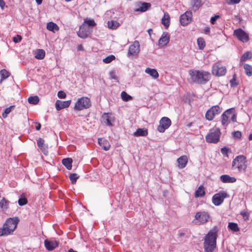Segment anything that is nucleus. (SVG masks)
Returning <instances> with one entry per match:
<instances>
[{
  "instance_id": "obj_46",
  "label": "nucleus",
  "mask_w": 252,
  "mask_h": 252,
  "mask_svg": "<svg viewBox=\"0 0 252 252\" xmlns=\"http://www.w3.org/2000/svg\"><path fill=\"white\" fill-rule=\"evenodd\" d=\"M69 179L71 181L72 184L76 183L77 180L79 178V176L76 173H72L69 175Z\"/></svg>"
},
{
  "instance_id": "obj_17",
  "label": "nucleus",
  "mask_w": 252,
  "mask_h": 252,
  "mask_svg": "<svg viewBox=\"0 0 252 252\" xmlns=\"http://www.w3.org/2000/svg\"><path fill=\"white\" fill-rule=\"evenodd\" d=\"M71 102V100L66 101L57 100L55 103V108L57 111H60L62 109L67 108L70 106Z\"/></svg>"
},
{
  "instance_id": "obj_52",
  "label": "nucleus",
  "mask_w": 252,
  "mask_h": 252,
  "mask_svg": "<svg viewBox=\"0 0 252 252\" xmlns=\"http://www.w3.org/2000/svg\"><path fill=\"white\" fill-rule=\"evenodd\" d=\"M240 214L243 216L245 220H249V215L247 212H241Z\"/></svg>"
},
{
  "instance_id": "obj_51",
  "label": "nucleus",
  "mask_w": 252,
  "mask_h": 252,
  "mask_svg": "<svg viewBox=\"0 0 252 252\" xmlns=\"http://www.w3.org/2000/svg\"><path fill=\"white\" fill-rule=\"evenodd\" d=\"M220 18V16L216 15L213 17H212L210 19V22L212 24L215 25L216 24V20Z\"/></svg>"
},
{
  "instance_id": "obj_63",
  "label": "nucleus",
  "mask_w": 252,
  "mask_h": 252,
  "mask_svg": "<svg viewBox=\"0 0 252 252\" xmlns=\"http://www.w3.org/2000/svg\"><path fill=\"white\" fill-rule=\"evenodd\" d=\"M47 245H48L47 239H46L44 240V246L47 249Z\"/></svg>"
},
{
  "instance_id": "obj_40",
  "label": "nucleus",
  "mask_w": 252,
  "mask_h": 252,
  "mask_svg": "<svg viewBox=\"0 0 252 252\" xmlns=\"http://www.w3.org/2000/svg\"><path fill=\"white\" fill-rule=\"evenodd\" d=\"M121 98L123 101H128L132 99V97L126 92L123 91L121 94Z\"/></svg>"
},
{
  "instance_id": "obj_59",
  "label": "nucleus",
  "mask_w": 252,
  "mask_h": 252,
  "mask_svg": "<svg viewBox=\"0 0 252 252\" xmlns=\"http://www.w3.org/2000/svg\"><path fill=\"white\" fill-rule=\"evenodd\" d=\"M5 5V2L3 0H0V7L3 9L4 6Z\"/></svg>"
},
{
  "instance_id": "obj_53",
  "label": "nucleus",
  "mask_w": 252,
  "mask_h": 252,
  "mask_svg": "<svg viewBox=\"0 0 252 252\" xmlns=\"http://www.w3.org/2000/svg\"><path fill=\"white\" fill-rule=\"evenodd\" d=\"M22 40V36L20 35H17L16 36L14 37L13 38V41L15 43H18L20 41H21Z\"/></svg>"
},
{
  "instance_id": "obj_25",
  "label": "nucleus",
  "mask_w": 252,
  "mask_h": 252,
  "mask_svg": "<svg viewBox=\"0 0 252 252\" xmlns=\"http://www.w3.org/2000/svg\"><path fill=\"white\" fill-rule=\"evenodd\" d=\"M59 241L54 238L48 240V251H53L58 247Z\"/></svg>"
},
{
  "instance_id": "obj_34",
  "label": "nucleus",
  "mask_w": 252,
  "mask_h": 252,
  "mask_svg": "<svg viewBox=\"0 0 252 252\" xmlns=\"http://www.w3.org/2000/svg\"><path fill=\"white\" fill-rule=\"evenodd\" d=\"M98 143L102 148L105 151H108L110 149V145L107 140L102 141L101 139H98Z\"/></svg>"
},
{
  "instance_id": "obj_10",
  "label": "nucleus",
  "mask_w": 252,
  "mask_h": 252,
  "mask_svg": "<svg viewBox=\"0 0 252 252\" xmlns=\"http://www.w3.org/2000/svg\"><path fill=\"white\" fill-rule=\"evenodd\" d=\"M233 35L243 43H246L249 40V34L241 28L235 30Z\"/></svg>"
},
{
  "instance_id": "obj_5",
  "label": "nucleus",
  "mask_w": 252,
  "mask_h": 252,
  "mask_svg": "<svg viewBox=\"0 0 252 252\" xmlns=\"http://www.w3.org/2000/svg\"><path fill=\"white\" fill-rule=\"evenodd\" d=\"M220 134L219 128L213 127L210 129L209 133L206 136V140L208 143H217L220 140Z\"/></svg>"
},
{
  "instance_id": "obj_57",
  "label": "nucleus",
  "mask_w": 252,
  "mask_h": 252,
  "mask_svg": "<svg viewBox=\"0 0 252 252\" xmlns=\"http://www.w3.org/2000/svg\"><path fill=\"white\" fill-rule=\"evenodd\" d=\"M204 33L206 34H208L210 32V29L209 27H206L204 30Z\"/></svg>"
},
{
  "instance_id": "obj_16",
  "label": "nucleus",
  "mask_w": 252,
  "mask_h": 252,
  "mask_svg": "<svg viewBox=\"0 0 252 252\" xmlns=\"http://www.w3.org/2000/svg\"><path fill=\"white\" fill-rule=\"evenodd\" d=\"M150 3L138 1L135 3V12H144L151 8Z\"/></svg>"
},
{
  "instance_id": "obj_60",
  "label": "nucleus",
  "mask_w": 252,
  "mask_h": 252,
  "mask_svg": "<svg viewBox=\"0 0 252 252\" xmlns=\"http://www.w3.org/2000/svg\"><path fill=\"white\" fill-rule=\"evenodd\" d=\"M235 80L234 79H232L230 80V83L231 85L233 87L236 86L237 85V84L235 83Z\"/></svg>"
},
{
  "instance_id": "obj_44",
  "label": "nucleus",
  "mask_w": 252,
  "mask_h": 252,
  "mask_svg": "<svg viewBox=\"0 0 252 252\" xmlns=\"http://www.w3.org/2000/svg\"><path fill=\"white\" fill-rule=\"evenodd\" d=\"M198 47L200 49L202 50L205 46V42L203 38H198L197 40Z\"/></svg>"
},
{
  "instance_id": "obj_8",
  "label": "nucleus",
  "mask_w": 252,
  "mask_h": 252,
  "mask_svg": "<svg viewBox=\"0 0 252 252\" xmlns=\"http://www.w3.org/2000/svg\"><path fill=\"white\" fill-rule=\"evenodd\" d=\"M226 69L222 65L220 61H218L212 66V73L216 76H222L225 74Z\"/></svg>"
},
{
  "instance_id": "obj_3",
  "label": "nucleus",
  "mask_w": 252,
  "mask_h": 252,
  "mask_svg": "<svg viewBox=\"0 0 252 252\" xmlns=\"http://www.w3.org/2000/svg\"><path fill=\"white\" fill-rule=\"evenodd\" d=\"M19 221L18 217L8 218L0 228V236L11 234L17 227Z\"/></svg>"
},
{
  "instance_id": "obj_30",
  "label": "nucleus",
  "mask_w": 252,
  "mask_h": 252,
  "mask_svg": "<svg viewBox=\"0 0 252 252\" xmlns=\"http://www.w3.org/2000/svg\"><path fill=\"white\" fill-rule=\"evenodd\" d=\"M161 23L166 28H167L170 24V16L168 13H165L161 19Z\"/></svg>"
},
{
  "instance_id": "obj_24",
  "label": "nucleus",
  "mask_w": 252,
  "mask_h": 252,
  "mask_svg": "<svg viewBox=\"0 0 252 252\" xmlns=\"http://www.w3.org/2000/svg\"><path fill=\"white\" fill-rule=\"evenodd\" d=\"M220 180L224 183H233L236 181V179L228 175H222L220 177Z\"/></svg>"
},
{
  "instance_id": "obj_36",
  "label": "nucleus",
  "mask_w": 252,
  "mask_h": 252,
  "mask_svg": "<svg viewBox=\"0 0 252 252\" xmlns=\"http://www.w3.org/2000/svg\"><path fill=\"white\" fill-rule=\"evenodd\" d=\"M252 58V53L250 51H247L243 54L240 58V63L246 62L250 60Z\"/></svg>"
},
{
  "instance_id": "obj_64",
  "label": "nucleus",
  "mask_w": 252,
  "mask_h": 252,
  "mask_svg": "<svg viewBox=\"0 0 252 252\" xmlns=\"http://www.w3.org/2000/svg\"><path fill=\"white\" fill-rule=\"evenodd\" d=\"M78 50H83V47L81 45H80L78 46Z\"/></svg>"
},
{
  "instance_id": "obj_26",
  "label": "nucleus",
  "mask_w": 252,
  "mask_h": 252,
  "mask_svg": "<svg viewBox=\"0 0 252 252\" xmlns=\"http://www.w3.org/2000/svg\"><path fill=\"white\" fill-rule=\"evenodd\" d=\"M34 57L38 60L43 59L45 56V52L43 49H36L33 51Z\"/></svg>"
},
{
  "instance_id": "obj_47",
  "label": "nucleus",
  "mask_w": 252,
  "mask_h": 252,
  "mask_svg": "<svg viewBox=\"0 0 252 252\" xmlns=\"http://www.w3.org/2000/svg\"><path fill=\"white\" fill-rule=\"evenodd\" d=\"M115 59V57L114 55H110L103 60V61L105 63H109Z\"/></svg>"
},
{
  "instance_id": "obj_29",
  "label": "nucleus",
  "mask_w": 252,
  "mask_h": 252,
  "mask_svg": "<svg viewBox=\"0 0 252 252\" xmlns=\"http://www.w3.org/2000/svg\"><path fill=\"white\" fill-rule=\"evenodd\" d=\"M109 29L116 30L120 26V24L116 20H112L107 22Z\"/></svg>"
},
{
  "instance_id": "obj_58",
  "label": "nucleus",
  "mask_w": 252,
  "mask_h": 252,
  "mask_svg": "<svg viewBox=\"0 0 252 252\" xmlns=\"http://www.w3.org/2000/svg\"><path fill=\"white\" fill-rule=\"evenodd\" d=\"M35 128L37 130H39L41 128V124L39 123H35Z\"/></svg>"
},
{
  "instance_id": "obj_45",
  "label": "nucleus",
  "mask_w": 252,
  "mask_h": 252,
  "mask_svg": "<svg viewBox=\"0 0 252 252\" xmlns=\"http://www.w3.org/2000/svg\"><path fill=\"white\" fill-rule=\"evenodd\" d=\"M15 107L14 105L10 106V107L6 108L3 113L2 114V116L3 118H6L7 117V115L10 113L11 111V109Z\"/></svg>"
},
{
  "instance_id": "obj_23",
  "label": "nucleus",
  "mask_w": 252,
  "mask_h": 252,
  "mask_svg": "<svg viewBox=\"0 0 252 252\" xmlns=\"http://www.w3.org/2000/svg\"><path fill=\"white\" fill-rule=\"evenodd\" d=\"M37 145L41 152H42L45 155H47V151L46 150V146L45 144V141L41 138H39L37 139Z\"/></svg>"
},
{
  "instance_id": "obj_19",
  "label": "nucleus",
  "mask_w": 252,
  "mask_h": 252,
  "mask_svg": "<svg viewBox=\"0 0 252 252\" xmlns=\"http://www.w3.org/2000/svg\"><path fill=\"white\" fill-rule=\"evenodd\" d=\"M103 122L108 126H112L115 118L111 113H104L102 116Z\"/></svg>"
},
{
  "instance_id": "obj_12",
  "label": "nucleus",
  "mask_w": 252,
  "mask_h": 252,
  "mask_svg": "<svg viewBox=\"0 0 252 252\" xmlns=\"http://www.w3.org/2000/svg\"><path fill=\"white\" fill-rule=\"evenodd\" d=\"M171 121L167 117H163L159 121L157 129L159 132H164L171 125Z\"/></svg>"
},
{
  "instance_id": "obj_43",
  "label": "nucleus",
  "mask_w": 252,
  "mask_h": 252,
  "mask_svg": "<svg viewBox=\"0 0 252 252\" xmlns=\"http://www.w3.org/2000/svg\"><path fill=\"white\" fill-rule=\"evenodd\" d=\"M228 227L230 230L234 232H237L239 230L238 225L236 223L229 222Z\"/></svg>"
},
{
  "instance_id": "obj_55",
  "label": "nucleus",
  "mask_w": 252,
  "mask_h": 252,
  "mask_svg": "<svg viewBox=\"0 0 252 252\" xmlns=\"http://www.w3.org/2000/svg\"><path fill=\"white\" fill-rule=\"evenodd\" d=\"M229 2H228L229 4H235L239 3L241 0H229Z\"/></svg>"
},
{
  "instance_id": "obj_35",
  "label": "nucleus",
  "mask_w": 252,
  "mask_h": 252,
  "mask_svg": "<svg viewBox=\"0 0 252 252\" xmlns=\"http://www.w3.org/2000/svg\"><path fill=\"white\" fill-rule=\"evenodd\" d=\"M243 65L245 74L248 76H252V66L247 63H244Z\"/></svg>"
},
{
  "instance_id": "obj_50",
  "label": "nucleus",
  "mask_w": 252,
  "mask_h": 252,
  "mask_svg": "<svg viewBox=\"0 0 252 252\" xmlns=\"http://www.w3.org/2000/svg\"><path fill=\"white\" fill-rule=\"evenodd\" d=\"M66 96V94L63 91H60L58 93V96L60 98H65Z\"/></svg>"
},
{
  "instance_id": "obj_13",
  "label": "nucleus",
  "mask_w": 252,
  "mask_h": 252,
  "mask_svg": "<svg viewBox=\"0 0 252 252\" xmlns=\"http://www.w3.org/2000/svg\"><path fill=\"white\" fill-rule=\"evenodd\" d=\"M227 194L225 192H220L215 194L212 197V202L216 206L220 205L223 201L224 199L226 197Z\"/></svg>"
},
{
  "instance_id": "obj_41",
  "label": "nucleus",
  "mask_w": 252,
  "mask_h": 252,
  "mask_svg": "<svg viewBox=\"0 0 252 252\" xmlns=\"http://www.w3.org/2000/svg\"><path fill=\"white\" fill-rule=\"evenodd\" d=\"M0 74L1 76L0 82L2 80L5 79L10 76V73L5 69L0 70Z\"/></svg>"
},
{
  "instance_id": "obj_1",
  "label": "nucleus",
  "mask_w": 252,
  "mask_h": 252,
  "mask_svg": "<svg viewBox=\"0 0 252 252\" xmlns=\"http://www.w3.org/2000/svg\"><path fill=\"white\" fill-rule=\"evenodd\" d=\"M218 228L216 226L210 230L204 238V249L205 252H213L217 247Z\"/></svg>"
},
{
  "instance_id": "obj_21",
  "label": "nucleus",
  "mask_w": 252,
  "mask_h": 252,
  "mask_svg": "<svg viewBox=\"0 0 252 252\" xmlns=\"http://www.w3.org/2000/svg\"><path fill=\"white\" fill-rule=\"evenodd\" d=\"M229 110H226L221 116V123L223 127L227 126L229 123L230 116L229 115Z\"/></svg>"
},
{
  "instance_id": "obj_37",
  "label": "nucleus",
  "mask_w": 252,
  "mask_h": 252,
  "mask_svg": "<svg viewBox=\"0 0 252 252\" xmlns=\"http://www.w3.org/2000/svg\"><path fill=\"white\" fill-rule=\"evenodd\" d=\"M147 134V130L144 128H138L134 133V135L136 136H145Z\"/></svg>"
},
{
  "instance_id": "obj_28",
  "label": "nucleus",
  "mask_w": 252,
  "mask_h": 252,
  "mask_svg": "<svg viewBox=\"0 0 252 252\" xmlns=\"http://www.w3.org/2000/svg\"><path fill=\"white\" fill-rule=\"evenodd\" d=\"M145 72L152 76L154 79H157L159 76L157 70L154 68L148 67L145 69Z\"/></svg>"
},
{
  "instance_id": "obj_48",
  "label": "nucleus",
  "mask_w": 252,
  "mask_h": 252,
  "mask_svg": "<svg viewBox=\"0 0 252 252\" xmlns=\"http://www.w3.org/2000/svg\"><path fill=\"white\" fill-rule=\"evenodd\" d=\"M233 137L236 139H240L242 136V133L240 131H234L232 133Z\"/></svg>"
},
{
  "instance_id": "obj_11",
  "label": "nucleus",
  "mask_w": 252,
  "mask_h": 252,
  "mask_svg": "<svg viewBox=\"0 0 252 252\" xmlns=\"http://www.w3.org/2000/svg\"><path fill=\"white\" fill-rule=\"evenodd\" d=\"M140 52V44L138 41H135L132 44L130 45L127 57H134L138 55Z\"/></svg>"
},
{
  "instance_id": "obj_56",
  "label": "nucleus",
  "mask_w": 252,
  "mask_h": 252,
  "mask_svg": "<svg viewBox=\"0 0 252 252\" xmlns=\"http://www.w3.org/2000/svg\"><path fill=\"white\" fill-rule=\"evenodd\" d=\"M110 77L111 79H116L117 78L115 75V72L114 71H111L110 72Z\"/></svg>"
},
{
  "instance_id": "obj_49",
  "label": "nucleus",
  "mask_w": 252,
  "mask_h": 252,
  "mask_svg": "<svg viewBox=\"0 0 252 252\" xmlns=\"http://www.w3.org/2000/svg\"><path fill=\"white\" fill-rule=\"evenodd\" d=\"M28 203V200L26 197H22L18 200V204L20 206H23L27 204Z\"/></svg>"
},
{
  "instance_id": "obj_2",
  "label": "nucleus",
  "mask_w": 252,
  "mask_h": 252,
  "mask_svg": "<svg viewBox=\"0 0 252 252\" xmlns=\"http://www.w3.org/2000/svg\"><path fill=\"white\" fill-rule=\"evenodd\" d=\"M189 74L193 82L200 84H205L211 79L210 73L202 70H191Z\"/></svg>"
},
{
  "instance_id": "obj_9",
  "label": "nucleus",
  "mask_w": 252,
  "mask_h": 252,
  "mask_svg": "<svg viewBox=\"0 0 252 252\" xmlns=\"http://www.w3.org/2000/svg\"><path fill=\"white\" fill-rule=\"evenodd\" d=\"M222 111V108L218 105H215L207 110L205 114V118L208 121H212L216 115L220 114Z\"/></svg>"
},
{
  "instance_id": "obj_7",
  "label": "nucleus",
  "mask_w": 252,
  "mask_h": 252,
  "mask_svg": "<svg viewBox=\"0 0 252 252\" xmlns=\"http://www.w3.org/2000/svg\"><path fill=\"white\" fill-rule=\"evenodd\" d=\"M91 106V101L88 97L79 98L75 103L74 109L76 111H81L89 108Z\"/></svg>"
},
{
  "instance_id": "obj_42",
  "label": "nucleus",
  "mask_w": 252,
  "mask_h": 252,
  "mask_svg": "<svg viewBox=\"0 0 252 252\" xmlns=\"http://www.w3.org/2000/svg\"><path fill=\"white\" fill-rule=\"evenodd\" d=\"M227 110L231 111L229 112V115L230 116V119L233 122L236 121V114H235V110L234 108H230L227 109Z\"/></svg>"
},
{
  "instance_id": "obj_20",
  "label": "nucleus",
  "mask_w": 252,
  "mask_h": 252,
  "mask_svg": "<svg viewBox=\"0 0 252 252\" xmlns=\"http://www.w3.org/2000/svg\"><path fill=\"white\" fill-rule=\"evenodd\" d=\"M202 5L203 2L202 0H190V8L194 12L197 11Z\"/></svg>"
},
{
  "instance_id": "obj_62",
  "label": "nucleus",
  "mask_w": 252,
  "mask_h": 252,
  "mask_svg": "<svg viewBox=\"0 0 252 252\" xmlns=\"http://www.w3.org/2000/svg\"><path fill=\"white\" fill-rule=\"evenodd\" d=\"M35 1H36V3L38 5L41 4V3L42 2V0H35Z\"/></svg>"
},
{
  "instance_id": "obj_14",
  "label": "nucleus",
  "mask_w": 252,
  "mask_h": 252,
  "mask_svg": "<svg viewBox=\"0 0 252 252\" xmlns=\"http://www.w3.org/2000/svg\"><path fill=\"white\" fill-rule=\"evenodd\" d=\"M192 16V12L190 11H186L180 16V21L181 24L183 26L188 25L191 21Z\"/></svg>"
},
{
  "instance_id": "obj_22",
  "label": "nucleus",
  "mask_w": 252,
  "mask_h": 252,
  "mask_svg": "<svg viewBox=\"0 0 252 252\" xmlns=\"http://www.w3.org/2000/svg\"><path fill=\"white\" fill-rule=\"evenodd\" d=\"M188 158L186 156H182L179 158L177 160V167L180 169H182L185 168L188 163Z\"/></svg>"
},
{
  "instance_id": "obj_31",
  "label": "nucleus",
  "mask_w": 252,
  "mask_h": 252,
  "mask_svg": "<svg viewBox=\"0 0 252 252\" xmlns=\"http://www.w3.org/2000/svg\"><path fill=\"white\" fill-rule=\"evenodd\" d=\"M72 159L71 158H63L62 160V163L65 166V167L68 170H70L72 168Z\"/></svg>"
},
{
  "instance_id": "obj_15",
  "label": "nucleus",
  "mask_w": 252,
  "mask_h": 252,
  "mask_svg": "<svg viewBox=\"0 0 252 252\" xmlns=\"http://www.w3.org/2000/svg\"><path fill=\"white\" fill-rule=\"evenodd\" d=\"M92 30L89 27H87L85 24H82L80 27L77 35L81 38H86L91 33Z\"/></svg>"
},
{
  "instance_id": "obj_27",
  "label": "nucleus",
  "mask_w": 252,
  "mask_h": 252,
  "mask_svg": "<svg viewBox=\"0 0 252 252\" xmlns=\"http://www.w3.org/2000/svg\"><path fill=\"white\" fill-rule=\"evenodd\" d=\"M9 203V201L4 197H3L0 201V208L2 211H5L8 209Z\"/></svg>"
},
{
  "instance_id": "obj_61",
  "label": "nucleus",
  "mask_w": 252,
  "mask_h": 252,
  "mask_svg": "<svg viewBox=\"0 0 252 252\" xmlns=\"http://www.w3.org/2000/svg\"><path fill=\"white\" fill-rule=\"evenodd\" d=\"M148 32L149 34V35L151 36L152 33H153V30L151 29H150L148 30Z\"/></svg>"
},
{
  "instance_id": "obj_6",
  "label": "nucleus",
  "mask_w": 252,
  "mask_h": 252,
  "mask_svg": "<svg viewBox=\"0 0 252 252\" xmlns=\"http://www.w3.org/2000/svg\"><path fill=\"white\" fill-rule=\"evenodd\" d=\"M211 216L209 214L205 211L197 212L195 215L193 222L197 225L204 224L209 221Z\"/></svg>"
},
{
  "instance_id": "obj_54",
  "label": "nucleus",
  "mask_w": 252,
  "mask_h": 252,
  "mask_svg": "<svg viewBox=\"0 0 252 252\" xmlns=\"http://www.w3.org/2000/svg\"><path fill=\"white\" fill-rule=\"evenodd\" d=\"M228 151V149L225 147L222 148L221 149V153L226 157L228 156L227 152Z\"/></svg>"
},
{
  "instance_id": "obj_4",
  "label": "nucleus",
  "mask_w": 252,
  "mask_h": 252,
  "mask_svg": "<svg viewBox=\"0 0 252 252\" xmlns=\"http://www.w3.org/2000/svg\"><path fill=\"white\" fill-rule=\"evenodd\" d=\"M247 168L246 158L243 155L237 156L232 163V168L239 172H245Z\"/></svg>"
},
{
  "instance_id": "obj_32",
  "label": "nucleus",
  "mask_w": 252,
  "mask_h": 252,
  "mask_svg": "<svg viewBox=\"0 0 252 252\" xmlns=\"http://www.w3.org/2000/svg\"><path fill=\"white\" fill-rule=\"evenodd\" d=\"M48 31L56 33L59 31V26L53 22H48Z\"/></svg>"
},
{
  "instance_id": "obj_18",
  "label": "nucleus",
  "mask_w": 252,
  "mask_h": 252,
  "mask_svg": "<svg viewBox=\"0 0 252 252\" xmlns=\"http://www.w3.org/2000/svg\"><path fill=\"white\" fill-rule=\"evenodd\" d=\"M170 35L167 32H163L158 40V46L162 47L166 46L169 42Z\"/></svg>"
},
{
  "instance_id": "obj_39",
  "label": "nucleus",
  "mask_w": 252,
  "mask_h": 252,
  "mask_svg": "<svg viewBox=\"0 0 252 252\" xmlns=\"http://www.w3.org/2000/svg\"><path fill=\"white\" fill-rule=\"evenodd\" d=\"M28 102L31 104H37L39 102V98L37 95L30 96L28 98Z\"/></svg>"
},
{
  "instance_id": "obj_33",
  "label": "nucleus",
  "mask_w": 252,
  "mask_h": 252,
  "mask_svg": "<svg viewBox=\"0 0 252 252\" xmlns=\"http://www.w3.org/2000/svg\"><path fill=\"white\" fill-rule=\"evenodd\" d=\"M83 24H85L87 27H89L92 30L93 27L96 25V23L94 19L86 18L84 19Z\"/></svg>"
},
{
  "instance_id": "obj_38",
  "label": "nucleus",
  "mask_w": 252,
  "mask_h": 252,
  "mask_svg": "<svg viewBox=\"0 0 252 252\" xmlns=\"http://www.w3.org/2000/svg\"><path fill=\"white\" fill-rule=\"evenodd\" d=\"M205 195L204 188L202 186H200L195 192L196 197H202Z\"/></svg>"
}]
</instances>
